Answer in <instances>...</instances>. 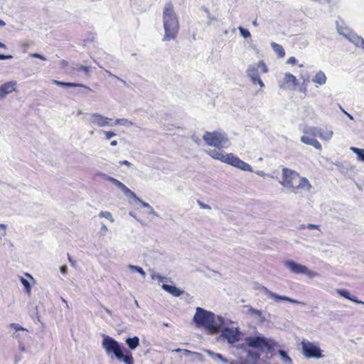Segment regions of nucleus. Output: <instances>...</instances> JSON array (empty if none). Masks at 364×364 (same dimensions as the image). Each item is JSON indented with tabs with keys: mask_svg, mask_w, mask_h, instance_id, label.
<instances>
[{
	"mask_svg": "<svg viewBox=\"0 0 364 364\" xmlns=\"http://www.w3.org/2000/svg\"><path fill=\"white\" fill-rule=\"evenodd\" d=\"M203 139L207 145L216 148L207 151V154L213 159L244 171H253L252 166L249 164L240 159L236 155L232 153L228 154L220 150V149L227 148L230 146V141L225 133L219 132H206L203 134Z\"/></svg>",
	"mask_w": 364,
	"mask_h": 364,
	"instance_id": "nucleus-1",
	"label": "nucleus"
},
{
	"mask_svg": "<svg viewBox=\"0 0 364 364\" xmlns=\"http://www.w3.org/2000/svg\"><path fill=\"white\" fill-rule=\"evenodd\" d=\"M193 321L198 327L204 328L210 334L218 333L225 323L223 316L197 307L193 316Z\"/></svg>",
	"mask_w": 364,
	"mask_h": 364,
	"instance_id": "nucleus-2",
	"label": "nucleus"
},
{
	"mask_svg": "<svg viewBox=\"0 0 364 364\" xmlns=\"http://www.w3.org/2000/svg\"><path fill=\"white\" fill-rule=\"evenodd\" d=\"M163 26L165 33L162 41L175 40L179 31V21L171 1L166 3L163 8Z\"/></svg>",
	"mask_w": 364,
	"mask_h": 364,
	"instance_id": "nucleus-3",
	"label": "nucleus"
},
{
	"mask_svg": "<svg viewBox=\"0 0 364 364\" xmlns=\"http://www.w3.org/2000/svg\"><path fill=\"white\" fill-rule=\"evenodd\" d=\"M279 183L291 191L300 189L309 192L312 188L306 178L300 176L295 171L287 168L282 169V179Z\"/></svg>",
	"mask_w": 364,
	"mask_h": 364,
	"instance_id": "nucleus-4",
	"label": "nucleus"
},
{
	"mask_svg": "<svg viewBox=\"0 0 364 364\" xmlns=\"http://www.w3.org/2000/svg\"><path fill=\"white\" fill-rule=\"evenodd\" d=\"M284 265L292 273L296 274H304L310 279L319 277L318 273L309 269L306 266L299 264L294 260H286Z\"/></svg>",
	"mask_w": 364,
	"mask_h": 364,
	"instance_id": "nucleus-5",
	"label": "nucleus"
},
{
	"mask_svg": "<svg viewBox=\"0 0 364 364\" xmlns=\"http://www.w3.org/2000/svg\"><path fill=\"white\" fill-rule=\"evenodd\" d=\"M102 348L105 350L107 355L112 358L114 356L116 358L121 357L122 348L119 343L108 336H105L102 342Z\"/></svg>",
	"mask_w": 364,
	"mask_h": 364,
	"instance_id": "nucleus-6",
	"label": "nucleus"
},
{
	"mask_svg": "<svg viewBox=\"0 0 364 364\" xmlns=\"http://www.w3.org/2000/svg\"><path fill=\"white\" fill-rule=\"evenodd\" d=\"M245 342L247 345L252 348H266L268 350L272 349V346L270 344L271 339L267 338L266 337L258 334L255 336H248L245 338Z\"/></svg>",
	"mask_w": 364,
	"mask_h": 364,
	"instance_id": "nucleus-7",
	"label": "nucleus"
},
{
	"mask_svg": "<svg viewBox=\"0 0 364 364\" xmlns=\"http://www.w3.org/2000/svg\"><path fill=\"white\" fill-rule=\"evenodd\" d=\"M301 349L303 355L307 358H321L323 355L318 346L309 341H301Z\"/></svg>",
	"mask_w": 364,
	"mask_h": 364,
	"instance_id": "nucleus-8",
	"label": "nucleus"
},
{
	"mask_svg": "<svg viewBox=\"0 0 364 364\" xmlns=\"http://www.w3.org/2000/svg\"><path fill=\"white\" fill-rule=\"evenodd\" d=\"M220 329V337L226 340L228 343L233 344L240 340L241 333L238 328L224 327Z\"/></svg>",
	"mask_w": 364,
	"mask_h": 364,
	"instance_id": "nucleus-9",
	"label": "nucleus"
},
{
	"mask_svg": "<svg viewBox=\"0 0 364 364\" xmlns=\"http://www.w3.org/2000/svg\"><path fill=\"white\" fill-rule=\"evenodd\" d=\"M259 289L261 291L264 293L269 298H271V299L275 300L276 301H289L290 303L295 304L305 305L304 302L293 299L286 296L279 295L276 293L271 291L270 290H269L267 287H265L264 286L260 287Z\"/></svg>",
	"mask_w": 364,
	"mask_h": 364,
	"instance_id": "nucleus-10",
	"label": "nucleus"
},
{
	"mask_svg": "<svg viewBox=\"0 0 364 364\" xmlns=\"http://www.w3.org/2000/svg\"><path fill=\"white\" fill-rule=\"evenodd\" d=\"M90 122L99 127H112V119L100 114L92 113L90 114Z\"/></svg>",
	"mask_w": 364,
	"mask_h": 364,
	"instance_id": "nucleus-11",
	"label": "nucleus"
},
{
	"mask_svg": "<svg viewBox=\"0 0 364 364\" xmlns=\"http://www.w3.org/2000/svg\"><path fill=\"white\" fill-rule=\"evenodd\" d=\"M124 195L130 198H132L135 202L140 203L144 208H149V214H151L154 216H158L157 213L154 211L153 208L147 203L142 201L129 188L127 187L125 188V189L123 191Z\"/></svg>",
	"mask_w": 364,
	"mask_h": 364,
	"instance_id": "nucleus-12",
	"label": "nucleus"
},
{
	"mask_svg": "<svg viewBox=\"0 0 364 364\" xmlns=\"http://www.w3.org/2000/svg\"><path fill=\"white\" fill-rule=\"evenodd\" d=\"M16 81H9L0 85V100L13 92L16 90Z\"/></svg>",
	"mask_w": 364,
	"mask_h": 364,
	"instance_id": "nucleus-13",
	"label": "nucleus"
},
{
	"mask_svg": "<svg viewBox=\"0 0 364 364\" xmlns=\"http://www.w3.org/2000/svg\"><path fill=\"white\" fill-rule=\"evenodd\" d=\"M296 78L290 73H286L284 79L279 82V87L281 89H287L294 87L296 85Z\"/></svg>",
	"mask_w": 364,
	"mask_h": 364,
	"instance_id": "nucleus-14",
	"label": "nucleus"
},
{
	"mask_svg": "<svg viewBox=\"0 0 364 364\" xmlns=\"http://www.w3.org/2000/svg\"><path fill=\"white\" fill-rule=\"evenodd\" d=\"M247 314L260 323H264L267 320L262 311L252 307H248Z\"/></svg>",
	"mask_w": 364,
	"mask_h": 364,
	"instance_id": "nucleus-15",
	"label": "nucleus"
},
{
	"mask_svg": "<svg viewBox=\"0 0 364 364\" xmlns=\"http://www.w3.org/2000/svg\"><path fill=\"white\" fill-rule=\"evenodd\" d=\"M301 141L305 144L314 146L317 150L322 149L321 143L316 138L311 137V136L304 134L301 137Z\"/></svg>",
	"mask_w": 364,
	"mask_h": 364,
	"instance_id": "nucleus-16",
	"label": "nucleus"
},
{
	"mask_svg": "<svg viewBox=\"0 0 364 364\" xmlns=\"http://www.w3.org/2000/svg\"><path fill=\"white\" fill-rule=\"evenodd\" d=\"M336 291L337 292V294H338L340 296L348 299V300H350L355 303H357V304H362L364 306V301H360V300H358L355 296H353L350 295V293L346 290V289H338L336 290Z\"/></svg>",
	"mask_w": 364,
	"mask_h": 364,
	"instance_id": "nucleus-17",
	"label": "nucleus"
},
{
	"mask_svg": "<svg viewBox=\"0 0 364 364\" xmlns=\"http://www.w3.org/2000/svg\"><path fill=\"white\" fill-rule=\"evenodd\" d=\"M333 135V132L328 129L318 128V136L323 141L330 140Z\"/></svg>",
	"mask_w": 364,
	"mask_h": 364,
	"instance_id": "nucleus-18",
	"label": "nucleus"
},
{
	"mask_svg": "<svg viewBox=\"0 0 364 364\" xmlns=\"http://www.w3.org/2000/svg\"><path fill=\"white\" fill-rule=\"evenodd\" d=\"M326 76L325 73L320 70L317 72L312 77V82L319 85H323L326 82Z\"/></svg>",
	"mask_w": 364,
	"mask_h": 364,
	"instance_id": "nucleus-19",
	"label": "nucleus"
},
{
	"mask_svg": "<svg viewBox=\"0 0 364 364\" xmlns=\"http://www.w3.org/2000/svg\"><path fill=\"white\" fill-rule=\"evenodd\" d=\"M162 289L175 296H180L183 294V291L175 286L163 284Z\"/></svg>",
	"mask_w": 364,
	"mask_h": 364,
	"instance_id": "nucleus-20",
	"label": "nucleus"
},
{
	"mask_svg": "<svg viewBox=\"0 0 364 364\" xmlns=\"http://www.w3.org/2000/svg\"><path fill=\"white\" fill-rule=\"evenodd\" d=\"M247 75L249 78L259 76V71L257 65L255 64L250 65L247 69Z\"/></svg>",
	"mask_w": 364,
	"mask_h": 364,
	"instance_id": "nucleus-21",
	"label": "nucleus"
},
{
	"mask_svg": "<svg viewBox=\"0 0 364 364\" xmlns=\"http://www.w3.org/2000/svg\"><path fill=\"white\" fill-rule=\"evenodd\" d=\"M53 83L56 85H58V86H63V87H83L86 89L90 90V88L89 87L83 85L82 84H78V83L64 82H60V81H58L55 80H53Z\"/></svg>",
	"mask_w": 364,
	"mask_h": 364,
	"instance_id": "nucleus-22",
	"label": "nucleus"
},
{
	"mask_svg": "<svg viewBox=\"0 0 364 364\" xmlns=\"http://www.w3.org/2000/svg\"><path fill=\"white\" fill-rule=\"evenodd\" d=\"M205 353H207L208 355L211 356L215 360H219L223 363H228V360L225 358H224L221 354L214 353L210 350L205 349L203 350Z\"/></svg>",
	"mask_w": 364,
	"mask_h": 364,
	"instance_id": "nucleus-23",
	"label": "nucleus"
},
{
	"mask_svg": "<svg viewBox=\"0 0 364 364\" xmlns=\"http://www.w3.org/2000/svg\"><path fill=\"white\" fill-rule=\"evenodd\" d=\"M126 343L131 350H135L139 346V339L137 336L128 338L126 340Z\"/></svg>",
	"mask_w": 364,
	"mask_h": 364,
	"instance_id": "nucleus-24",
	"label": "nucleus"
},
{
	"mask_svg": "<svg viewBox=\"0 0 364 364\" xmlns=\"http://www.w3.org/2000/svg\"><path fill=\"white\" fill-rule=\"evenodd\" d=\"M338 31L341 35H342L345 38H346L350 42L351 37L353 36H356V33L350 31L347 28H338Z\"/></svg>",
	"mask_w": 364,
	"mask_h": 364,
	"instance_id": "nucleus-25",
	"label": "nucleus"
},
{
	"mask_svg": "<svg viewBox=\"0 0 364 364\" xmlns=\"http://www.w3.org/2000/svg\"><path fill=\"white\" fill-rule=\"evenodd\" d=\"M318 127H308L304 129L303 132L305 135L316 138V136H318Z\"/></svg>",
	"mask_w": 364,
	"mask_h": 364,
	"instance_id": "nucleus-26",
	"label": "nucleus"
},
{
	"mask_svg": "<svg viewBox=\"0 0 364 364\" xmlns=\"http://www.w3.org/2000/svg\"><path fill=\"white\" fill-rule=\"evenodd\" d=\"M350 150L357 155V159L358 161H364V149L350 146Z\"/></svg>",
	"mask_w": 364,
	"mask_h": 364,
	"instance_id": "nucleus-27",
	"label": "nucleus"
},
{
	"mask_svg": "<svg viewBox=\"0 0 364 364\" xmlns=\"http://www.w3.org/2000/svg\"><path fill=\"white\" fill-rule=\"evenodd\" d=\"M271 46L280 58L284 57L285 52L282 46L276 43H272Z\"/></svg>",
	"mask_w": 364,
	"mask_h": 364,
	"instance_id": "nucleus-28",
	"label": "nucleus"
},
{
	"mask_svg": "<svg viewBox=\"0 0 364 364\" xmlns=\"http://www.w3.org/2000/svg\"><path fill=\"white\" fill-rule=\"evenodd\" d=\"M350 42L353 43L356 47L361 46L364 49V38L358 36H353L350 38Z\"/></svg>",
	"mask_w": 364,
	"mask_h": 364,
	"instance_id": "nucleus-29",
	"label": "nucleus"
},
{
	"mask_svg": "<svg viewBox=\"0 0 364 364\" xmlns=\"http://www.w3.org/2000/svg\"><path fill=\"white\" fill-rule=\"evenodd\" d=\"M117 359L123 361L125 364H134L132 355L131 354H124L122 351L121 353V357Z\"/></svg>",
	"mask_w": 364,
	"mask_h": 364,
	"instance_id": "nucleus-30",
	"label": "nucleus"
},
{
	"mask_svg": "<svg viewBox=\"0 0 364 364\" xmlns=\"http://www.w3.org/2000/svg\"><path fill=\"white\" fill-rule=\"evenodd\" d=\"M106 179L112 182L115 186H117L118 188H119L121 191H124L125 188L127 187L124 183L118 181L117 179L112 177V176H107Z\"/></svg>",
	"mask_w": 364,
	"mask_h": 364,
	"instance_id": "nucleus-31",
	"label": "nucleus"
},
{
	"mask_svg": "<svg viewBox=\"0 0 364 364\" xmlns=\"http://www.w3.org/2000/svg\"><path fill=\"white\" fill-rule=\"evenodd\" d=\"M112 124H113V126L122 125V126H124V127H130L133 124V123L131 121H129V119H125V118L117 119L114 120L112 122Z\"/></svg>",
	"mask_w": 364,
	"mask_h": 364,
	"instance_id": "nucleus-32",
	"label": "nucleus"
},
{
	"mask_svg": "<svg viewBox=\"0 0 364 364\" xmlns=\"http://www.w3.org/2000/svg\"><path fill=\"white\" fill-rule=\"evenodd\" d=\"M128 269L131 271V272H136V273H139L143 278H145L146 277V273L143 270V269L139 266H135V265H129L128 266Z\"/></svg>",
	"mask_w": 364,
	"mask_h": 364,
	"instance_id": "nucleus-33",
	"label": "nucleus"
},
{
	"mask_svg": "<svg viewBox=\"0 0 364 364\" xmlns=\"http://www.w3.org/2000/svg\"><path fill=\"white\" fill-rule=\"evenodd\" d=\"M278 353L285 363L292 364L291 358L287 355V353L284 350H279Z\"/></svg>",
	"mask_w": 364,
	"mask_h": 364,
	"instance_id": "nucleus-34",
	"label": "nucleus"
},
{
	"mask_svg": "<svg viewBox=\"0 0 364 364\" xmlns=\"http://www.w3.org/2000/svg\"><path fill=\"white\" fill-rule=\"evenodd\" d=\"M20 281H21V284H23V286L24 287V289H25L26 292L27 294H30L31 291V287L30 282L23 277H20Z\"/></svg>",
	"mask_w": 364,
	"mask_h": 364,
	"instance_id": "nucleus-35",
	"label": "nucleus"
},
{
	"mask_svg": "<svg viewBox=\"0 0 364 364\" xmlns=\"http://www.w3.org/2000/svg\"><path fill=\"white\" fill-rule=\"evenodd\" d=\"M75 69L77 72H82V73H85V75L87 77L90 76V68L87 66H84L82 65H77V66Z\"/></svg>",
	"mask_w": 364,
	"mask_h": 364,
	"instance_id": "nucleus-36",
	"label": "nucleus"
},
{
	"mask_svg": "<svg viewBox=\"0 0 364 364\" xmlns=\"http://www.w3.org/2000/svg\"><path fill=\"white\" fill-rule=\"evenodd\" d=\"M99 216L100 218H105L108 219L111 223H114V219L113 218V217H112V215L110 212H108V211H101L99 213Z\"/></svg>",
	"mask_w": 364,
	"mask_h": 364,
	"instance_id": "nucleus-37",
	"label": "nucleus"
},
{
	"mask_svg": "<svg viewBox=\"0 0 364 364\" xmlns=\"http://www.w3.org/2000/svg\"><path fill=\"white\" fill-rule=\"evenodd\" d=\"M192 361L203 362L204 358L203 355L198 352H193L192 353Z\"/></svg>",
	"mask_w": 364,
	"mask_h": 364,
	"instance_id": "nucleus-38",
	"label": "nucleus"
},
{
	"mask_svg": "<svg viewBox=\"0 0 364 364\" xmlns=\"http://www.w3.org/2000/svg\"><path fill=\"white\" fill-rule=\"evenodd\" d=\"M250 79L252 81V84H254V85L258 84L260 86V87H264V84L262 82V80L260 79L259 76H257V77H250Z\"/></svg>",
	"mask_w": 364,
	"mask_h": 364,
	"instance_id": "nucleus-39",
	"label": "nucleus"
},
{
	"mask_svg": "<svg viewBox=\"0 0 364 364\" xmlns=\"http://www.w3.org/2000/svg\"><path fill=\"white\" fill-rule=\"evenodd\" d=\"M238 30L240 31L241 36L244 38H247L250 36V32L247 29H245V28L240 26V27H238Z\"/></svg>",
	"mask_w": 364,
	"mask_h": 364,
	"instance_id": "nucleus-40",
	"label": "nucleus"
},
{
	"mask_svg": "<svg viewBox=\"0 0 364 364\" xmlns=\"http://www.w3.org/2000/svg\"><path fill=\"white\" fill-rule=\"evenodd\" d=\"M256 65H257L259 70H261L262 73H267L268 72V68L263 61H259V63H256Z\"/></svg>",
	"mask_w": 364,
	"mask_h": 364,
	"instance_id": "nucleus-41",
	"label": "nucleus"
},
{
	"mask_svg": "<svg viewBox=\"0 0 364 364\" xmlns=\"http://www.w3.org/2000/svg\"><path fill=\"white\" fill-rule=\"evenodd\" d=\"M10 326L11 328H13L14 329H15L17 331H28V330L23 327H22L21 325H19L18 323H11L10 324Z\"/></svg>",
	"mask_w": 364,
	"mask_h": 364,
	"instance_id": "nucleus-42",
	"label": "nucleus"
},
{
	"mask_svg": "<svg viewBox=\"0 0 364 364\" xmlns=\"http://www.w3.org/2000/svg\"><path fill=\"white\" fill-rule=\"evenodd\" d=\"M104 134L107 140H109L112 137L116 136V134L114 132L110 131H105Z\"/></svg>",
	"mask_w": 364,
	"mask_h": 364,
	"instance_id": "nucleus-43",
	"label": "nucleus"
},
{
	"mask_svg": "<svg viewBox=\"0 0 364 364\" xmlns=\"http://www.w3.org/2000/svg\"><path fill=\"white\" fill-rule=\"evenodd\" d=\"M152 279H157L159 282H162L164 280V277L159 275V274L153 273L151 274Z\"/></svg>",
	"mask_w": 364,
	"mask_h": 364,
	"instance_id": "nucleus-44",
	"label": "nucleus"
},
{
	"mask_svg": "<svg viewBox=\"0 0 364 364\" xmlns=\"http://www.w3.org/2000/svg\"><path fill=\"white\" fill-rule=\"evenodd\" d=\"M18 348L21 353H23L26 351V346H25L24 343L23 342V341H19Z\"/></svg>",
	"mask_w": 364,
	"mask_h": 364,
	"instance_id": "nucleus-45",
	"label": "nucleus"
},
{
	"mask_svg": "<svg viewBox=\"0 0 364 364\" xmlns=\"http://www.w3.org/2000/svg\"><path fill=\"white\" fill-rule=\"evenodd\" d=\"M107 230H108L107 227L105 224H102L100 228V234L102 235H105L106 234V232H107Z\"/></svg>",
	"mask_w": 364,
	"mask_h": 364,
	"instance_id": "nucleus-46",
	"label": "nucleus"
},
{
	"mask_svg": "<svg viewBox=\"0 0 364 364\" xmlns=\"http://www.w3.org/2000/svg\"><path fill=\"white\" fill-rule=\"evenodd\" d=\"M306 228L309 230H319V226L314 224H308Z\"/></svg>",
	"mask_w": 364,
	"mask_h": 364,
	"instance_id": "nucleus-47",
	"label": "nucleus"
},
{
	"mask_svg": "<svg viewBox=\"0 0 364 364\" xmlns=\"http://www.w3.org/2000/svg\"><path fill=\"white\" fill-rule=\"evenodd\" d=\"M198 205H200V207L203 209H207V210L211 209L210 206L207 204H204V203H201L200 201H198Z\"/></svg>",
	"mask_w": 364,
	"mask_h": 364,
	"instance_id": "nucleus-48",
	"label": "nucleus"
},
{
	"mask_svg": "<svg viewBox=\"0 0 364 364\" xmlns=\"http://www.w3.org/2000/svg\"><path fill=\"white\" fill-rule=\"evenodd\" d=\"M31 55L33 58H39V59H41V60H46V58L44 56H43L42 55L38 54V53H33Z\"/></svg>",
	"mask_w": 364,
	"mask_h": 364,
	"instance_id": "nucleus-49",
	"label": "nucleus"
},
{
	"mask_svg": "<svg viewBox=\"0 0 364 364\" xmlns=\"http://www.w3.org/2000/svg\"><path fill=\"white\" fill-rule=\"evenodd\" d=\"M12 58H13V56L11 55L0 54V60H9V59H11Z\"/></svg>",
	"mask_w": 364,
	"mask_h": 364,
	"instance_id": "nucleus-50",
	"label": "nucleus"
},
{
	"mask_svg": "<svg viewBox=\"0 0 364 364\" xmlns=\"http://www.w3.org/2000/svg\"><path fill=\"white\" fill-rule=\"evenodd\" d=\"M60 271L62 274H66L68 272V268L66 266L63 265L60 267Z\"/></svg>",
	"mask_w": 364,
	"mask_h": 364,
	"instance_id": "nucleus-51",
	"label": "nucleus"
},
{
	"mask_svg": "<svg viewBox=\"0 0 364 364\" xmlns=\"http://www.w3.org/2000/svg\"><path fill=\"white\" fill-rule=\"evenodd\" d=\"M296 59L294 57H290L287 60V63H289V64H296Z\"/></svg>",
	"mask_w": 364,
	"mask_h": 364,
	"instance_id": "nucleus-52",
	"label": "nucleus"
},
{
	"mask_svg": "<svg viewBox=\"0 0 364 364\" xmlns=\"http://www.w3.org/2000/svg\"><path fill=\"white\" fill-rule=\"evenodd\" d=\"M12 336H13L14 338H16L18 341H22V339H21V334H20L19 333H18V332H15V333L12 335Z\"/></svg>",
	"mask_w": 364,
	"mask_h": 364,
	"instance_id": "nucleus-53",
	"label": "nucleus"
},
{
	"mask_svg": "<svg viewBox=\"0 0 364 364\" xmlns=\"http://www.w3.org/2000/svg\"><path fill=\"white\" fill-rule=\"evenodd\" d=\"M6 228H7L6 225H5V224H0V228L4 230L2 236H5L6 235Z\"/></svg>",
	"mask_w": 364,
	"mask_h": 364,
	"instance_id": "nucleus-54",
	"label": "nucleus"
},
{
	"mask_svg": "<svg viewBox=\"0 0 364 364\" xmlns=\"http://www.w3.org/2000/svg\"><path fill=\"white\" fill-rule=\"evenodd\" d=\"M183 352L185 355H192V353H193V351H191V350H186V349H183Z\"/></svg>",
	"mask_w": 364,
	"mask_h": 364,
	"instance_id": "nucleus-55",
	"label": "nucleus"
},
{
	"mask_svg": "<svg viewBox=\"0 0 364 364\" xmlns=\"http://www.w3.org/2000/svg\"><path fill=\"white\" fill-rule=\"evenodd\" d=\"M255 173L257 175L262 176V177L266 176V173L263 171H257Z\"/></svg>",
	"mask_w": 364,
	"mask_h": 364,
	"instance_id": "nucleus-56",
	"label": "nucleus"
},
{
	"mask_svg": "<svg viewBox=\"0 0 364 364\" xmlns=\"http://www.w3.org/2000/svg\"><path fill=\"white\" fill-rule=\"evenodd\" d=\"M120 164H124L129 167L131 166V163L126 160L120 161Z\"/></svg>",
	"mask_w": 364,
	"mask_h": 364,
	"instance_id": "nucleus-57",
	"label": "nucleus"
},
{
	"mask_svg": "<svg viewBox=\"0 0 364 364\" xmlns=\"http://www.w3.org/2000/svg\"><path fill=\"white\" fill-rule=\"evenodd\" d=\"M68 261L70 262V264L72 265H74L75 261L73 260V259L71 258V257L68 254Z\"/></svg>",
	"mask_w": 364,
	"mask_h": 364,
	"instance_id": "nucleus-58",
	"label": "nucleus"
},
{
	"mask_svg": "<svg viewBox=\"0 0 364 364\" xmlns=\"http://www.w3.org/2000/svg\"><path fill=\"white\" fill-rule=\"evenodd\" d=\"M205 11V13L208 14V18L209 19H210V20H214L215 19L214 18H212V16H210V12L208 11V9H206Z\"/></svg>",
	"mask_w": 364,
	"mask_h": 364,
	"instance_id": "nucleus-59",
	"label": "nucleus"
},
{
	"mask_svg": "<svg viewBox=\"0 0 364 364\" xmlns=\"http://www.w3.org/2000/svg\"><path fill=\"white\" fill-rule=\"evenodd\" d=\"M315 1H318L319 3H321V4H324V3H329L330 2V0H314Z\"/></svg>",
	"mask_w": 364,
	"mask_h": 364,
	"instance_id": "nucleus-60",
	"label": "nucleus"
},
{
	"mask_svg": "<svg viewBox=\"0 0 364 364\" xmlns=\"http://www.w3.org/2000/svg\"><path fill=\"white\" fill-rule=\"evenodd\" d=\"M25 276L28 278H29L31 280L34 281L33 277L28 273H25Z\"/></svg>",
	"mask_w": 364,
	"mask_h": 364,
	"instance_id": "nucleus-61",
	"label": "nucleus"
},
{
	"mask_svg": "<svg viewBox=\"0 0 364 364\" xmlns=\"http://www.w3.org/2000/svg\"><path fill=\"white\" fill-rule=\"evenodd\" d=\"M343 112H344V113L348 116V117L350 119H351V120H353V116H352L351 114H348V112H346V111H343Z\"/></svg>",
	"mask_w": 364,
	"mask_h": 364,
	"instance_id": "nucleus-62",
	"label": "nucleus"
},
{
	"mask_svg": "<svg viewBox=\"0 0 364 364\" xmlns=\"http://www.w3.org/2000/svg\"><path fill=\"white\" fill-rule=\"evenodd\" d=\"M110 145L112 146H117V141H115V140L112 141H111Z\"/></svg>",
	"mask_w": 364,
	"mask_h": 364,
	"instance_id": "nucleus-63",
	"label": "nucleus"
},
{
	"mask_svg": "<svg viewBox=\"0 0 364 364\" xmlns=\"http://www.w3.org/2000/svg\"><path fill=\"white\" fill-rule=\"evenodd\" d=\"M0 48L5 49L6 48V46L4 43L0 42Z\"/></svg>",
	"mask_w": 364,
	"mask_h": 364,
	"instance_id": "nucleus-64",
	"label": "nucleus"
}]
</instances>
